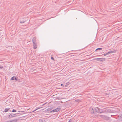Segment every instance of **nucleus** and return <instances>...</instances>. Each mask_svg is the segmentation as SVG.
<instances>
[{
  "mask_svg": "<svg viewBox=\"0 0 122 122\" xmlns=\"http://www.w3.org/2000/svg\"><path fill=\"white\" fill-rule=\"evenodd\" d=\"M1 35V33H0V36Z\"/></svg>",
  "mask_w": 122,
  "mask_h": 122,
  "instance_id": "nucleus-29",
  "label": "nucleus"
},
{
  "mask_svg": "<svg viewBox=\"0 0 122 122\" xmlns=\"http://www.w3.org/2000/svg\"><path fill=\"white\" fill-rule=\"evenodd\" d=\"M120 117L121 118H122V115H121V116H120Z\"/></svg>",
  "mask_w": 122,
  "mask_h": 122,
  "instance_id": "nucleus-25",
  "label": "nucleus"
},
{
  "mask_svg": "<svg viewBox=\"0 0 122 122\" xmlns=\"http://www.w3.org/2000/svg\"><path fill=\"white\" fill-rule=\"evenodd\" d=\"M40 108H40V107H38L37 108V109H35V110L34 111H33V112L34 111H36V110H37L38 109H39Z\"/></svg>",
  "mask_w": 122,
  "mask_h": 122,
  "instance_id": "nucleus-21",
  "label": "nucleus"
},
{
  "mask_svg": "<svg viewBox=\"0 0 122 122\" xmlns=\"http://www.w3.org/2000/svg\"><path fill=\"white\" fill-rule=\"evenodd\" d=\"M51 58L52 60H54V59L53 57H51Z\"/></svg>",
  "mask_w": 122,
  "mask_h": 122,
  "instance_id": "nucleus-22",
  "label": "nucleus"
},
{
  "mask_svg": "<svg viewBox=\"0 0 122 122\" xmlns=\"http://www.w3.org/2000/svg\"><path fill=\"white\" fill-rule=\"evenodd\" d=\"M12 112H16V110H15V109H13L12 111Z\"/></svg>",
  "mask_w": 122,
  "mask_h": 122,
  "instance_id": "nucleus-20",
  "label": "nucleus"
},
{
  "mask_svg": "<svg viewBox=\"0 0 122 122\" xmlns=\"http://www.w3.org/2000/svg\"><path fill=\"white\" fill-rule=\"evenodd\" d=\"M115 50L110 51L109 52V54L113 53H115Z\"/></svg>",
  "mask_w": 122,
  "mask_h": 122,
  "instance_id": "nucleus-12",
  "label": "nucleus"
},
{
  "mask_svg": "<svg viewBox=\"0 0 122 122\" xmlns=\"http://www.w3.org/2000/svg\"><path fill=\"white\" fill-rule=\"evenodd\" d=\"M33 46L34 49H36L37 47V45L36 44V43H33Z\"/></svg>",
  "mask_w": 122,
  "mask_h": 122,
  "instance_id": "nucleus-5",
  "label": "nucleus"
},
{
  "mask_svg": "<svg viewBox=\"0 0 122 122\" xmlns=\"http://www.w3.org/2000/svg\"><path fill=\"white\" fill-rule=\"evenodd\" d=\"M46 103H45L44 104H43V105H44L45 104H46Z\"/></svg>",
  "mask_w": 122,
  "mask_h": 122,
  "instance_id": "nucleus-27",
  "label": "nucleus"
},
{
  "mask_svg": "<svg viewBox=\"0 0 122 122\" xmlns=\"http://www.w3.org/2000/svg\"><path fill=\"white\" fill-rule=\"evenodd\" d=\"M100 117L103 119L106 120H109L110 118L108 117L105 115H100Z\"/></svg>",
  "mask_w": 122,
  "mask_h": 122,
  "instance_id": "nucleus-3",
  "label": "nucleus"
},
{
  "mask_svg": "<svg viewBox=\"0 0 122 122\" xmlns=\"http://www.w3.org/2000/svg\"><path fill=\"white\" fill-rule=\"evenodd\" d=\"M61 109V107H59L57 108L54 109L51 111L50 112H57L60 110Z\"/></svg>",
  "mask_w": 122,
  "mask_h": 122,
  "instance_id": "nucleus-2",
  "label": "nucleus"
},
{
  "mask_svg": "<svg viewBox=\"0 0 122 122\" xmlns=\"http://www.w3.org/2000/svg\"><path fill=\"white\" fill-rule=\"evenodd\" d=\"M36 39L35 37H34L33 38L32 40V42L33 43H36Z\"/></svg>",
  "mask_w": 122,
  "mask_h": 122,
  "instance_id": "nucleus-10",
  "label": "nucleus"
},
{
  "mask_svg": "<svg viewBox=\"0 0 122 122\" xmlns=\"http://www.w3.org/2000/svg\"><path fill=\"white\" fill-rule=\"evenodd\" d=\"M13 115H8V118H10L12 117H15L16 115H13Z\"/></svg>",
  "mask_w": 122,
  "mask_h": 122,
  "instance_id": "nucleus-8",
  "label": "nucleus"
},
{
  "mask_svg": "<svg viewBox=\"0 0 122 122\" xmlns=\"http://www.w3.org/2000/svg\"><path fill=\"white\" fill-rule=\"evenodd\" d=\"M97 115H93V116H92V117H96L97 116Z\"/></svg>",
  "mask_w": 122,
  "mask_h": 122,
  "instance_id": "nucleus-18",
  "label": "nucleus"
},
{
  "mask_svg": "<svg viewBox=\"0 0 122 122\" xmlns=\"http://www.w3.org/2000/svg\"><path fill=\"white\" fill-rule=\"evenodd\" d=\"M112 116V115H111V116Z\"/></svg>",
  "mask_w": 122,
  "mask_h": 122,
  "instance_id": "nucleus-30",
  "label": "nucleus"
},
{
  "mask_svg": "<svg viewBox=\"0 0 122 122\" xmlns=\"http://www.w3.org/2000/svg\"><path fill=\"white\" fill-rule=\"evenodd\" d=\"M109 52H108L106 54H103L102 55H103L104 56H105L107 55H109Z\"/></svg>",
  "mask_w": 122,
  "mask_h": 122,
  "instance_id": "nucleus-13",
  "label": "nucleus"
},
{
  "mask_svg": "<svg viewBox=\"0 0 122 122\" xmlns=\"http://www.w3.org/2000/svg\"><path fill=\"white\" fill-rule=\"evenodd\" d=\"M49 109H47V111H49Z\"/></svg>",
  "mask_w": 122,
  "mask_h": 122,
  "instance_id": "nucleus-26",
  "label": "nucleus"
},
{
  "mask_svg": "<svg viewBox=\"0 0 122 122\" xmlns=\"http://www.w3.org/2000/svg\"><path fill=\"white\" fill-rule=\"evenodd\" d=\"M39 121L40 122H43V121L42 119H39Z\"/></svg>",
  "mask_w": 122,
  "mask_h": 122,
  "instance_id": "nucleus-16",
  "label": "nucleus"
},
{
  "mask_svg": "<svg viewBox=\"0 0 122 122\" xmlns=\"http://www.w3.org/2000/svg\"><path fill=\"white\" fill-rule=\"evenodd\" d=\"M61 86H64V85H63V84H61Z\"/></svg>",
  "mask_w": 122,
  "mask_h": 122,
  "instance_id": "nucleus-24",
  "label": "nucleus"
},
{
  "mask_svg": "<svg viewBox=\"0 0 122 122\" xmlns=\"http://www.w3.org/2000/svg\"><path fill=\"white\" fill-rule=\"evenodd\" d=\"M70 121H69V122H69Z\"/></svg>",
  "mask_w": 122,
  "mask_h": 122,
  "instance_id": "nucleus-31",
  "label": "nucleus"
},
{
  "mask_svg": "<svg viewBox=\"0 0 122 122\" xmlns=\"http://www.w3.org/2000/svg\"><path fill=\"white\" fill-rule=\"evenodd\" d=\"M105 61V58H100V61L103 62L104 61Z\"/></svg>",
  "mask_w": 122,
  "mask_h": 122,
  "instance_id": "nucleus-9",
  "label": "nucleus"
},
{
  "mask_svg": "<svg viewBox=\"0 0 122 122\" xmlns=\"http://www.w3.org/2000/svg\"><path fill=\"white\" fill-rule=\"evenodd\" d=\"M11 79L12 80H16L17 78L16 77H15L14 76H13L11 78Z\"/></svg>",
  "mask_w": 122,
  "mask_h": 122,
  "instance_id": "nucleus-11",
  "label": "nucleus"
},
{
  "mask_svg": "<svg viewBox=\"0 0 122 122\" xmlns=\"http://www.w3.org/2000/svg\"><path fill=\"white\" fill-rule=\"evenodd\" d=\"M3 66L0 65V69H2L3 68Z\"/></svg>",
  "mask_w": 122,
  "mask_h": 122,
  "instance_id": "nucleus-19",
  "label": "nucleus"
},
{
  "mask_svg": "<svg viewBox=\"0 0 122 122\" xmlns=\"http://www.w3.org/2000/svg\"><path fill=\"white\" fill-rule=\"evenodd\" d=\"M14 114H14H12H12Z\"/></svg>",
  "mask_w": 122,
  "mask_h": 122,
  "instance_id": "nucleus-28",
  "label": "nucleus"
},
{
  "mask_svg": "<svg viewBox=\"0 0 122 122\" xmlns=\"http://www.w3.org/2000/svg\"><path fill=\"white\" fill-rule=\"evenodd\" d=\"M17 120L16 119H14L13 120H10V121H8L5 122H16Z\"/></svg>",
  "mask_w": 122,
  "mask_h": 122,
  "instance_id": "nucleus-7",
  "label": "nucleus"
},
{
  "mask_svg": "<svg viewBox=\"0 0 122 122\" xmlns=\"http://www.w3.org/2000/svg\"><path fill=\"white\" fill-rule=\"evenodd\" d=\"M10 108H6L4 110V112H6L9 111L11 112V111L10 110Z\"/></svg>",
  "mask_w": 122,
  "mask_h": 122,
  "instance_id": "nucleus-6",
  "label": "nucleus"
},
{
  "mask_svg": "<svg viewBox=\"0 0 122 122\" xmlns=\"http://www.w3.org/2000/svg\"><path fill=\"white\" fill-rule=\"evenodd\" d=\"M26 21V20H25V21H20V23H25V22Z\"/></svg>",
  "mask_w": 122,
  "mask_h": 122,
  "instance_id": "nucleus-17",
  "label": "nucleus"
},
{
  "mask_svg": "<svg viewBox=\"0 0 122 122\" xmlns=\"http://www.w3.org/2000/svg\"><path fill=\"white\" fill-rule=\"evenodd\" d=\"M95 60L100 61V58H96L95 59Z\"/></svg>",
  "mask_w": 122,
  "mask_h": 122,
  "instance_id": "nucleus-14",
  "label": "nucleus"
},
{
  "mask_svg": "<svg viewBox=\"0 0 122 122\" xmlns=\"http://www.w3.org/2000/svg\"><path fill=\"white\" fill-rule=\"evenodd\" d=\"M95 111L96 112L99 113H102L103 112V111L102 109H99L97 107H96L95 108Z\"/></svg>",
  "mask_w": 122,
  "mask_h": 122,
  "instance_id": "nucleus-1",
  "label": "nucleus"
},
{
  "mask_svg": "<svg viewBox=\"0 0 122 122\" xmlns=\"http://www.w3.org/2000/svg\"><path fill=\"white\" fill-rule=\"evenodd\" d=\"M89 111L91 114H93L94 112L93 109L92 107H90V108Z\"/></svg>",
  "mask_w": 122,
  "mask_h": 122,
  "instance_id": "nucleus-4",
  "label": "nucleus"
},
{
  "mask_svg": "<svg viewBox=\"0 0 122 122\" xmlns=\"http://www.w3.org/2000/svg\"><path fill=\"white\" fill-rule=\"evenodd\" d=\"M25 116H23V117H20V118H24V117ZM24 119V118H22V119Z\"/></svg>",
  "mask_w": 122,
  "mask_h": 122,
  "instance_id": "nucleus-23",
  "label": "nucleus"
},
{
  "mask_svg": "<svg viewBox=\"0 0 122 122\" xmlns=\"http://www.w3.org/2000/svg\"><path fill=\"white\" fill-rule=\"evenodd\" d=\"M102 48H97V49H96L95 50L97 51V50H102Z\"/></svg>",
  "mask_w": 122,
  "mask_h": 122,
  "instance_id": "nucleus-15",
  "label": "nucleus"
}]
</instances>
